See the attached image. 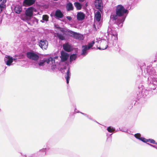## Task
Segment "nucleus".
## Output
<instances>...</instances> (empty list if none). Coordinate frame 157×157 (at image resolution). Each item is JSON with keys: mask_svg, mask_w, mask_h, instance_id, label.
Listing matches in <instances>:
<instances>
[{"mask_svg": "<svg viewBox=\"0 0 157 157\" xmlns=\"http://www.w3.org/2000/svg\"><path fill=\"white\" fill-rule=\"evenodd\" d=\"M116 14L112 13L110 16V20L119 25L121 24L122 26L123 22L128 13V10L124 8L121 5H118L116 7Z\"/></svg>", "mask_w": 157, "mask_h": 157, "instance_id": "nucleus-1", "label": "nucleus"}, {"mask_svg": "<svg viewBox=\"0 0 157 157\" xmlns=\"http://www.w3.org/2000/svg\"><path fill=\"white\" fill-rule=\"evenodd\" d=\"M36 11V10L32 6L28 8L25 11L24 19L31 25L35 26L38 24V20L35 17H32L33 12Z\"/></svg>", "mask_w": 157, "mask_h": 157, "instance_id": "nucleus-2", "label": "nucleus"}, {"mask_svg": "<svg viewBox=\"0 0 157 157\" xmlns=\"http://www.w3.org/2000/svg\"><path fill=\"white\" fill-rule=\"evenodd\" d=\"M110 34L112 37V40H110L108 38L107 41H106L105 39L100 40V44L102 46L103 44H105V47L101 48L100 47H98L99 50H103L106 49L108 47V44H112L113 46H115L117 42V34L116 31H112L111 32H108V35Z\"/></svg>", "mask_w": 157, "mask_h": 157, "instance_id": "nucleus-3", "label": "nucleus"}, {"mask_svg": "<svg viewBox=\"0 0 157 157\" xmlns=\"http://www.w3.org/2000/svg\"><path fill=\"white\" fill-rule=\"evenodd\" d=\"M55 60L53 58L50 57L48 59L44 58L43 59L40 60L38 63V64L40 66H43L46 63L48 64H52L55 63Z\"/></svg>", "mask_w": 157, "mask_h": 157, "instance_id": "nucleus-4", "label": "nucleus"}, {"mask_svg": "<svg viewBox=\"0 0 157 157\" xmlns=\"http://www.w3.org/2000/svg\"><path fill=\"white\" fill-rule=\"evenodd\" d=\"M26 56L29 59L37 61L39 59L38 55L33 51H30L26 53Z\"/></svg>", "mask_w": 157, "mask_h": 157, "instance_id": "nucleus-5", "label": "nucleus"}, {"mask_svg": "<svg viewBox=\"0 0 157 157\" xmlns=\"http://www.w3.org/2000/svg\"><path fill=\"white\" fill-rule=\"evenodd\" d=\"M61 56L60 57L61 59V62H65L67 65H69V62L67 61L69 57V55L67 53L63 51H62L60 52Z\"/></svg>", "mask_w": 157, "mask_h": 157, "instance_id": "nucleus-6", "label": "nucleus"}, {"mask_svg": "<svg viewBox=\"0 0 157 157\" xmlns=\"http://www.w3.org/2000/svg\"><path fill=\"white\" fill-rule=\"evenodd\" d=\"M38 45L43 49H47L48 45V41L45 40H40L38 43Z\"/></svg>", "mask_w": 157, "mask_h": 157, "instance_id": "nucleus-7", "label": "nucleus"}, {"mask_svg": "<svg viewBox=\"0 0 157 157\" xmlns=\"http://www.w3.org/2000/svg\"><path fill=\"white\" fill-rule=\"evenodd\" d=\"M94 4L96 9L99 10L103 8V3L102 0H95Z\"/></svg>", "mask_w": 157, "mask_h": 157, "instance_id": "nucleus-8", "label": "nucleus"}, {"mask_svg": "<svg viewBox=\"0 0 157 157\" xmlns=\"http://www.w3.org/2000/svg\"><path fill=\"white\" fill-rule=\"evenodd\" d=\"M63 16V13L60 10L58 9L56 10L54 14V17L56 19L59 20L62 18Z\"/></svg>", "mask_w": 157, "mask_h": 157, "instance_id": "nucleus-9", "label": "nucleus"}, {"mask_svg": "<svg viewBox=\"0 0 157 157\" xmlns=\"http://www.w3.org/2000/svg\"><path fill=\"white\" fill-rule=\"evenodd\" d=\"M77 19L78 21H82L85 18V15L83 12L80 11L77 13Z\"/></svg>", "mask_w": 157, "mask_h": 157, "instance_id": "nucleus-10", "label": "nucleus"}, {"mask_svg": "<svg viewBox=\"0 0 157 157\" xmlns=\"http://www.w3.org/2000/svg\"><path fill=\"white\" fill-rule=\"evenodd\" d=\"M71 76V73L70 71V68L68 67L64 75V77L66 80L67 83V84H68L69 83Z\"/></svg>", "mask_w": 157, "mask_h": 157, "instance_id": "nucleus-11", "label": "nucleus"}, {"mask_svg": "<svg viewBox=\"0 0 157 157\" xmlns=\"http://www.w3.org/2000/svg\"><path fill=\"white\" fill-rule=\"evenodd\" d=\"M12 57L9 56H6L4 59V61L6 64L9 66H10L11 65V63H13Z\"/></svg>", "mask_w": 157, "mask_h": 157, "instance_id": "nucleus-12", "label": "nucleus"}, {"mask_svg": "<svg viewBox=\"0 0 157 157\" xmlns=\"http://www.w3.org/2000/svg\"><path fill=\"white\" fill-rule=\"evenodd\" d=\"M89 49V48L86 45L82 46L81 55L83 56H86L87 54L88 51Z\"/></svg>", "mask_w": 157, "mask_h": 157, "instance_id": "nucleus-13", "label": "nucleus"}, {"mask_svg": "<svg viewBox=\"0 0 157 157\" xmlns=\"http://www.w3.org/2000/svg\"><path fill=\"white\" fill-rule=\"evenodd\" d=\"M63 48L65 51L68 52H70L73 50V48L68 43L64 44L63 45Z\"/></svg>", "mask_w": 157, "mask_h": 157, "instance_id": "nucleus-14", "label": "nucleus"}, {"mask_svg": "<svg viewBox=\"0 0 157 157\" xmlns=\"http://www.w3.org/2000/svg\"><path fill=\"white\" fill-rule=\"evenodd\" d=\"M36 0H24L23 4V6H29L34 4Z\"/></svg>", "mask_w": 157, "mask_h": 157, "instance_id": "nucleus-15", "label": "nucleus"}, {"mask_svg": "<svg viewBox=\"0 0 157 157\" xmlns=\"http://www.w3.org/2000/svg\"><path fill=\"white\" fill-rule=\"evenodd\" d=\"M66 8L67 11H73L74 10V7L73 4L71 2H67L66 5Z\"/></svg>", "mask_w": 157, "mask_h": 157, "instance_id": "nucleus-16", "label": "nucleus"}, {"mask_svg": "<svg viewBox=\"0 0 157 157\" xmlns=\"http://www.w3.org/2000/svg\"><path fill=\"white\" fill-rule=\"evenodd\" d=\"M22 11L21 6L19 5H17L14 6V11L17 14L20 13Z\"/></svg>", "mask_w": 157, "mask_h": 157, "instance_id": "nucleus-17", "label": "nucleus"}, {"mask_svg": "<svg viewBox=\"0 0 157 157\" xmlns=\"http://www.w3.org/2000/svg\"><path fill=\"white\" fill-rule=\"evenodd\" d=\"M74 4L77 10H80L82 9V5L80 2H74Z\"/></svg>", "mask_w": 157, "mask_h": 157, "instance_id": "nucleus-18", "label": "nucleus"}, {"mask_svg": "<svg viewBox=\"0 0 157 157\" xmlns=\"http://www.w3.org/2000/svg\"><path fill=\"white\" fill-rule=\"evenodd\" d=\"M101 16L100 13L98 11L97 12L95 15V18L96 21L99 22L101 20Z\"/></svg>", "mask_w": 157, "mask_h": 157, "instance_id": "nucleus-19", "label": "nucleus"}, {"mask_svg": "<svg viewBox=\"0 0 157 157\" xmlns=\"http://www.w3.org/2000/svg\"><path fill=\"white\" fill-rule=\"evenodd\" d=\"M73 37L76 39L80 40H82L83 39V36L82 35L76 32H75Z\"/></svg>", "mask_w": 157, "mask_h": 157, "instance_id": "nucleus-20", "label": "nucleus"}, {"mask_svg": "<svg viewBox=\"0 0 157 157\" xmlns=\"http://www.w3.org/2000/svg\"><path fill=\"white\" fill-rule=\"evenodd\" d=\"M77 55L76 54H71L70 56L69 62L71 63L74 60H75L77 58Z\"/></svg>", "mask_w": 157, "mask_h": 157, "instance_id": "nucleus-21", "label": "nucleus"}, {"mask_svg": "<svg viewBox=\"0 0 157 157\" xmlns=\"http://www.w3.org/2000/svg\"><path fill=\"white\" fill-rule=\"evenodd\" d=\"M56 35L59 40H65V37L61 34L57 33H56Z\"/></svg>", "mask_w": 157, "mask_h": 157, "instance_id": "nucleus-22", "label": "nucleus"}, {"mask_svg": "<svg viewBox=\"0 0 157 157\" xmlns=\"http://www.w3.org/2000/svg\"><path fill=\"white\" fill-rule=\"evenodd\" d=\"M107 130L108 132L112 133L115 131V128L113 127L109 126L107 128Z\"/></svg>", "mask_w": 157, "mask_h": 157, "instance_id": "nucleus-23", "label": "nucleus"}, {"mask_svg": "<svg viewBox=\"0 0 157 157\" xmlns=\"http://www.w3.org/2000/svg\"><path fill=\"white\" fill-rule=\"evenodd\" d=\"M46 148H43L39 151L40 152H41V155L42 156H44L45 155L46 153Z\"/></svg>", "mask_w": 157, "mask_h": 157, "instance_id": "nucleus-24", "label": "nucleus"}, {"mask_svg": "<svg viewBox=\"0 0 157 157\" xmlns=\"http://www.w3.org/2000/svg\"><path fill=\"white\" fill-rule=\"evenodd\" d=\"M95 42L93 40L90 43H89L87 45H86L88 48H89V49H90L95 44Z\"/></svg>", "mask_w": 157, "mask_h": 157, "instance_id": "nucleus-25", "label": "nucleus"}, {"mask_svg": "<svg viewBox=\"0 0 157 157\" xmlns=\"http://www.w3.org/2000/svg\"><path fill=\"white\" fill-rule=\"evenodd\" d=\"M155 80L156 81L155 83V81H154V82L153 83V85L152 87H151V89L153 90H155L156 89V87H157V79H155ZM155 80H154V81Z\"/></svg>", "mask_w": 157, "mask_h": 157, "instance_id": "nucleus-26", "label": "nucleus"}, {"mask_svg": "<svg viewBox=\"0 0 157 157\" xmlns=\"http://www.w3.org/2000/svg\"><path fill=\"white\" fill-rule=\"evenodd\" d=\"M21 155L23 157H36L35 155V154H31L28 156L27 154H24L23 153H21Z\"/></svg>", "mask_w": 157, "mask_h": 157, "instance_id": "nucleus-27", "label": "nucleus"}, {"mask_svg": "<svg viewBox=\"0 0 157 157\" xmlns=\"http://www.w3.org/2000/svg\"><path fill=\"white\" fill-rule=\"evenodd\" d=\"M147 141L148 142H149L151 144L157 145V143L155 142V141L153 139H147Z\"/></svg>", "mask_w": 157, "mask_h": 157, "instance_id": "nucleus-28", "label": "nucleus"}, {"mask_svg": "<svg viewBox=\"0 0 157 157\" xmlns=\"http://www.w3.org/2000/svg\"><path fill=\"white\" fill-rule=\"evenodd\" d=\"M43 20L44 21H47L48 20V17L47 15H44L43 16Z\"/></svg>", "mask_w": 157, "mask_h": 157, "instance_id": "nucleus-29", "label": "nucleus"}, {"mask_svg": "<svg viewBox=\"0 0 157 157\" xmlns=\"http://www.w3.org/2000/svg\"><path fill=\"white\" fill-rule=\"evenodd\" d=\"M6 7V5L3 4H0V13L2 11L3 9Z\"/></svg>", "mask_w": 157, "mask_h": 157, "instance_id": "nucleus-30", "label": "nucleus"}, {"mask_svg": "<svg viewBox=\"0 0 157 157\" xmlns=\"http://www.w3.org/2000/svg\"><path fill=\"white\" fill-rule=\"evenodd\" d=\"M75 32H74L70 30L68 31V33L69 35L71 36L74 37V36L75 35Z\"/></svg>", "mask_w": 157, "mask_h": 157, "instance_id": "nucleus-31", "label": "nucleus"}, {"mask_svg": "<svg viewBox=\"0 0 157 157\" xmlns=\"http://www.w3.org/2000/svg\"><path fill=\"white\" fill-rule=\"evenodd\" d=\"M140 139V140L142 141L143 142L146 143L147 142H148L147 139H146L144 137H141Z\"/></svg>", "mask_w": 157, "mask_h": 157, "instance_id": "nucleus-32", "label": "nucleus"}, {"mask_svg": "<svg viewBox=\"0 0 157 157\" xmlns=\"http://www.w3.org/2000/svg\"><path fill=\"white\" fill-rule=\"evenodd\" d=\"M134 136L136 138H137L139 140L140 139V137H141L140 134L139 133H138L135 134L134 135Z\"/></svg>", "mask_w": 157, "mask_h": 157, "instance_id": "nucleus-33", "label": "nucleus"}, {"mask_svg": "<svg viewBox=\"0 0 157 157\" xmlns=\"http://www.w3.org/2000/svg\"><path fill=\"white\" fill-rule=\"evenodd\" d=\"M140 69L141 70L142 73H143V69L144 68V67H145V63H144L143 64V65L142 66H141V65H140Z\"/></svg>", "mask_w": 157, "mask_h": 157, "instance_id": "nucleus-34", "label": "nucleus"}, {"mask_svg": "<svg viewBox=\"0 0 157 157\" xmlns=\"http://www.w3.org/2000/svg\"><path fill=\"white\" fill-rule=\"evenodd\" d=\"M112 134H110L109 135H110V137H108L107 138V140L108 141H109L110 142H111V141H112V137L111 135H112Z\"/></svg>", "mask_w": 157, "mask_h": 157, "instance_id": "nucleus-35", "label": "nucleus"}, {"mask_svg": "<svg viewBox=\"0 0 157 157\" xmlns=\"http://www.w3.org/2000/svg\"><path fill=\"white\" fill-rule=\"evenodd\" d=\"M66 18L69 21H70L72 19V17L70 16H67L66 17Z\"/></svg>", "mask_w": 157, "mask_h": 157, "instance_id": "nucleus-36", "label": "nucleus"}, {"mask_svg": "<svg viewBox=\"0 0 157 157\" xmlns=\"http://www.w3.org/2000/svg\"><path fill=\"white\" fill-rule=\"evenodd\" d=\"M147 144L149 145L150 146H151L152 147H153L157 149V146H156L155 145H152L151 144H150L148 143H147Z\"/></svg>", "mask_w": 157, "mask_h": 157, "instance_id": "nucleus-37", "label": "nucleus"}, {"mask_svg": "<svg viewBox=\"0 0 157 157\" xmlns=\"http://www.w3.org/2000/svg\"><path fill=\"white\" fill-rule=\"evenodd\" d=\"M87 118H88L90 120H92L95 122H96V123H98L97 122V121H94L92 119V118H91V117H90V116H89L88 115V117H87Z\"/></svg>", "mask_w": 157, "mask_h": 157, "instance_id": "nucleus-38", "label": "nucleus"}, {"mask_svg": "<svg viewBox=\"0 0 157 157\" xmlns=\"http://www.w3.org/2000/svg\"><path fill=\"white\" fill-rule=\"evenodd\" d=\"M80 113H81L82 114L84 115L86 117H88V115H87V114H86V113H82V112H80Z\"/></svg>", "mask_w": 157, "mask_h": 157, "instance_id": "nucleus-39", "label": "nucleus"}, {"mask_svg": "<svg viewBox=\"0 0 157 157\" xmlns=\"http://www.w3.org/2000/svg\"><path fill=\"white\" fill-rule=\"evenodd\" d=\"M3 17L2 16H0V23L1 24L2 22Z\"/></svg>", "mask_w": 157, "mask_h": 157, "instance_id": "nucleus-40", "label": "nucleus"}, {"mask_svg": "<svg viewBox=\"0 0 157 157\" xmlns=\"http://www.w3.org/2000/svg\"><path fill=\"white\" fill-rule=\"evenodd\" d=\"M0 1L2 2V4L5 3L6 2V0H0Z\"/></svg>", "mask_w": 157, "mask_h": 157, "instance_id": "nucleus-41", "label": "nucleus"}, {"mask_svg": "<svg viewBox=\"0 0 157 157\" xmlns=\"http://www.w3.org/2000/svg\"><path fill=\"white\" fill-rule=\"evenodd\" d=\"M12 59H13V61H14L15 62H17V59H16V58H12Z\"/></svg>", "mask_w": 157, "mask_h": 157, "instance_id": "nucleus-42", "label": "nucleus"}, {"mask_svg": "<svg viewBox=\"0 0 157 157\" xmlns=\"http://www.w3.org/2000/svg\"><path fill=\"white\" fill-rule=\"evenodd\" d=\"M146 72L147 73L148 71H147V68L144 71V72L146 73Z\"/></svg>", "mask_w": 157, "mask_h": 157, "instance_id": "nucleus-43", "label": "nucleus"}, {"mask_svg": "<svg viewBox=\"0 0 157 157\" xmlns=\"http://www.w3.org/2000/svg\"><path fill=\"white\" fill-rule=\"evenodd\" d=\"M85 0H78L79 2H83Z\"/></svg>", "mask_w": 157, "mask_h": 157, "instance_id": "nucleus-44", "label": "nucleus"}, {"mask_svg": "<svg viewBox=\"0 0 157 157\" xmlns=\"http://www.w3.org/2000/svg\"><path fill=\"white\" fill-rule=\"evenodd\" d=\"M58 58V56H55L54 57V59H57Z\"/></svg>", "mask_w": 157, "mask_h": 157, "instance_id": "nucleus-45", "label": "nucleus"}, {"mask_svg": "<svg viewBox=\"0 0 157 157\" xmlns=\"http://www.w3.org/2000/svg\"><path fill=\"white\" fill-rule=\"evenodd\" d=\"M44 21H44L43 20H41L40 21H41V22H42V23H44Z\"/></svg>", "mask_w": 157, "mask_h": 157, "instance_id": "nucleus-46", "label": "nucleus"}, {"mask_svg": "<svg viewBox=\"0 0 157 157\" xmlns=\"http://www.w3.org/2000/svg\"><path fill=\"white\" fill-rule=\"evenodd\" d=\"M75 112L76 113H80V112L79 111H77Z\"/></svg>", "mask_w": 157, "mask_h": 157, "instance_id": "nucleus-47", "label": "nucleus"}, {"mask_svg": "<svg viewBox=\"0 0 157 157\" xmlns=\"http://www.w3.org/2000/svg\"><path fill=\"white\" fill-rule=\"evenodd\" d=\"M66 69H67V68H66V67H65H65H63V69H66Z\"/></svg>", "mask_w": 157, "mask_h": 157, "instance_id": "nucleus-48", "label": "nucleus"}, {"mask_svg": "<svg viewBox=\"0 0 157 157\" xmlns=\"http://www.w3.org/2000/svg\"><path fill=\"white\" fill-rule=\"evenodd\" d=\"M76 111H77L76 108H75V112H76Z\"/></svg>", "mask_w": 157, "mask_h": 157, "instance_id": "nucleus-49", "label": "nucleus"}, {"mask_svg": "<svg viewBox=\"0 0 157 157\" xmlns=\"http://www.w3.org/2000/svg\"><path fill=\"white\" fill-rule=\"evenodd\" d=\"M75 50V51H76V52H77V51H78V49H76Z\"/></svg>", "mask_w": 157, "mask_h": 157, "instance_id": "nucleus-50", "label": "nucleus"}, {"mask_svg": "<svg viewBox=\"0 0 157 157\" xmlns=\"http://www.w3.org/2000/svg\"><path fill=\"white\" fill-rule=\"evenodd\" d=\"M61 31L62 32H64V30L62 29V30H61Z\"/></svg>", "mask_w": 157, "mask_h": 157, "instance_id": "nucleus-51", "label": "nucleus"}, {"mask_svg": "<svg viewBox=\"0 0 157 157\" xmlns=\"http://www.w3.org/2000/svg\"><path fill=\"white\" fill-rule=\"evenodd\" d=\"M85 6H87V3H86V4H85Z\"/></svg>", "mask_w": 157, "mask_h": 157, "instance_id": "nucleus-52", "label": "nucleus"}, {"mask_svg": "<svg viewBox=\"0 0 157 157\" xmlns=\"http://www.w3.org/2000/svg\"><path fill=\"white\" fill-rule=\"evenodd\" d=\"M94 26L95 27V25H94Z\"/></svg>", "mask_w": 157, "mask_h": 157, "instance_id": "nucleus-53", "label": "nucleus"}, {"mask_svg": "<svg viewBox=\"0 0 157 157\" xmlns=\"http://www.w3.org/2000/svg\"><path fill=\"white\" fill-rule=\"evenodd\" d=\"M156 60H155L154 61V62H156Z\"/></svg>", "mask_w": 157, "mask_h": 157, "instance_id": "nucleus-54", "label": "nucleus"}]
</instances>
